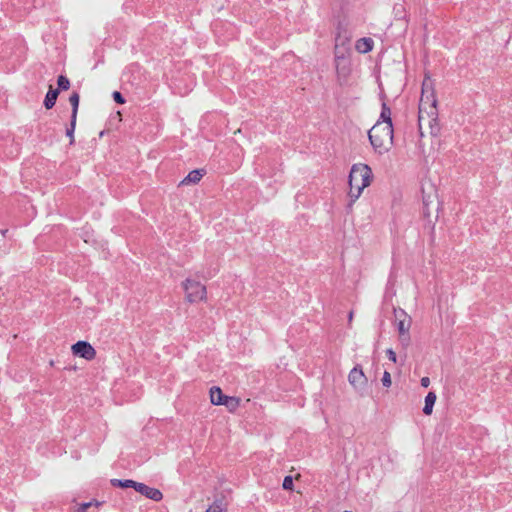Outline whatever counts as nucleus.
<instances>
[{"mask_svg": "<svg viewBox=\"0 0 512 512\" xmlns=\"http://www.w3.org/2000/svg\"><path fill=\"white\" fill-rule=\"evenodd\" d=\"M203 169H195L188 173V175L181 181L182 185L197 184L204 176Z\"/></svg>", "mask_w": 512, "mask_h": 512, "instance_id": "10", "label": "nucleus"}, {"mask_svg": "<svg viewBox=\"0 0 512 512\" xmlns=\"http://www.w3.org/2000/svg\"><path fill=\"white\" fill-rule=\"evenodd\" d=\"M80 505H86V510H87L91 506L99 507L101 505V502L97 501V500H92L89 502L81 503Z\"/></svg>", "mask_w": 512, "mask_h": 512, "instance_id": "24", "label": "nucleus"}, {"mask_svg": "<svg viewBox=\"0 0 512 512\" xmlns=\"http://www.w3.org/2000/svg\"><path fill=\"white\" fill-rule=\"evenodd\" d=\"M76 512H86V505H79Z\"/></svg>", "mask_w": 512, "mask_h": 512, "instance_id": "27", "label": "nucleus"}, {"mask_svg": "<svg viewBox=\"0 0 512 512\" xmlns=\"http://www.w3.org/2000/svg\"><path fill=\"white\" fill-rule=\"evenodd\" d=\"M353 315H354L353 311H350V312H349V315H348V321H349V323L352 321V319H353Z\"/></svg>", "mask_w": 512, "mask_h": 512, "instance_id": "29", "label": "nucleus"}, {"mask_svg": "<svg viewBox=\"0 0 512 512\" xmlns=\"http://www.w3.org/2000/svg\"><path fill=\"white\" fill-rule=\"evenodd\" d=\"M226 508L222 501H214L205 512H225Z\"/></svg>", "mask_w": 512, "mask_h": 512, "instance_id": "19", "label": "nucleus"}, {"mask_svg": "<svg viewBox=\"0 0 512 512\" xmlns=\"http://www.w3.org/2000/svg\"><path fill=\"white\" fill-rule=\"evenodd\" d=\"M348 381L350 384H362L366 381L365 375L360 366H356L350 371Z\"/></svg>", "mask_w": 512, "mask_h": 512, "instance_id": "11", "label": "nucleus"}, {"mask_svg": "<svg viewBox=\"0 0 512 512\" xmlns=\"http://www.w3.org/2000/svg\"><path fill=\"white\" fill-rule=\"evenodd\" d=\"M378 121L383 123V125L393 126L391 119V109L385 102L382 103L380 118Z\"/></svg>", "mask_w": 512, "mask_h": 512, "instance_id": "15", "label": "nucleus"}, {"mask_svg": "<svg viewBox=\"0 0 512 512\" xmlns=\"http://www.w3.org/2000/svg\"><path fill=\"white\" fill-rule=\"evenodd\" d=\"M71 351L74 356L91 361L96 357L95 348L87 341L81 340L72 345Z\"/></svg>", "mask_w": 512, "mask_h": 512, "instance_id": "7", "label": "nucleus"}, {"mask_svg": "<svg viewBox=\"0 0 512 512\" xmlns=\"http://www.w3.org/2000/svg\"><path fill=\"white\" fill-rule=\"evenodd\" d=\"M393 132V126L383 125L380 121L368 131L369 141L376 153L382 155L392 148Z\"/></svg>", "mask_w": 512, "mask_h": 512, "instance_id": "3", "label": "nucleus"}, {"mask_svg": "<svg viewBox=\"0 0 512 512\" xmlns=\"http://www.w3.org/2000/svg\"><path fill=\"white\" fill-rule=\"evenodd\" d=\"M389 360L396 362V353L392 349L386 351Z\"/></svg>", "mask_w": 512, "mask_h": 512, "instance_id": "26", "label": "nucleus"}, {"mask_svg": "<svg viewBox=\"0 0 512 512\" xmlns=\"http://www.w3.org/2000/svg\"><path fill=\"white\" fill-rule=\"evenodd\" d=\"M111 482L114 486H119L121 488L132 487L135 489V485H137L136 481L128 480V479L127 480L113 479Z\"/></svg>", "mask_w": 512, "mask_h": 512, "instance_id": "18", "label": "nucleus"}, {"mask_svg": "<svg viewBox=\"0 0 512 512\" xmlns=\"http://www.w3.org/2000/svg\"><path fill=\"white\" fill-rule=\"evenodd\" d=\"M79 101H80L79 93L77 91L72 92V94L69 97V102L72 106L71 118H74V120H77Z\"/></svg>", "mask_w": 512, "mask_h": 512, "instance_id": "16", "label": "nucleus"}, {"mask_svg": "<svg viewBox=\"0 0 512 512\" xmlns=\"http://www.w3.org/2000/svg\"><path fill=\"white\" fill-rule=\"evenodd\" d=\"M57 84H58V89L59 91L60 90H68L70 88V81L69 79L64 76V75H60L58 76V79H57Z\"/></svg>", "mask_w": 512, "mask_h": 512, "instance_id": "20", "label": "nucleus"}, {"mask_svg": "<svg viewBox=\"0 0 512 512\" xmlns=\"http://www.w3.org/2000/svg\"><path fill=\"white\" fill-rule=\"evenodd\" d=\"M418 125L421 135L423 134V129L425 127L429 129V133L433 136H437L440 131L434 83L428 75L424 77L422 82L418 111Z\"/></svg>", "mask_w": 512, "mask_h": 512, "instance_id": "1", "label": "nucleus"}, {"mask_svg": "<svg viewBox=\"0 0 512 512\" xmlns=\"http://www.w3.org/2000/svg\"><path fill=\"white\" fill-rule=\"evenodd\" d=\"M209 396L213 405L235 409L240 404V398L226 394L219 386H213L209 391Z\"/></svg>", "mask_w": 512, "mask_h": 512, "instance_id": "6", "label": "nucleus"}, {"mask_svg": "<svg viewBox=\"0 0 512 512\" xmlns=\"http://www.w3.org/2000/svg\"><path fill=\"white\" fill-rule=\"evenodd\" d=\"M422 203H423V216L426 219H430L431 217V206L435 207L437 206V196L435 194H429V195H423L422 197ZM438 210V207L435 208Z\"/></svg>", "mask_w": 512, "mask_h": 512, "instance_id": "9", "label": "nucleus"}, {"mask_svg": "<svg viewBox=\"0 0 512 512\" xmlns=\"http://www.w3.org/2000/svg\"><path fill=\"white\" fill-rule=\"evenodd\" d=\"M382 384H391V375L387 371H384L383 373Z\"/></svg>", "mask_w": 512, "mask_h": 512, "instance_id": "25", "label": "nucleus"}, {"mask_svg": "<svg viewBox=\"0 0 512 512\" xmlns=\"http://www.w3.org/2000/svg\"><path fill=\"white\" fill-rule=\"evenodd\" d=\"M283 488L284 489H292L293 488V479L291 476H286L283 480Z\"/></svg>", "mask_w": 512, "mask_h": 512, "instance_id": "22", "label": "nucleus"}, {"mask_svg": "<svg viewBox=\"0 0 512 512\" xmlns=\"http://www.w3.org/2000/svg\"><path fill=\"white\" fill-rule=\"evenodd\" d=\"M349 43V39L346 36H341L340 33L336 36L335 39V58L336 60L343 59L344 54L340 52V49H346V46Z\"/></svg>", "mask_w": 512, "mask_h": 512, "instance_id": "12", "label": "nucleus"}, {"mask_svg": "<svg viewBox=\"0 0 512 512\" xmlns=\"http://www.w3.org/2000/svg\"><path fill=\"white\" fill-rule=\"evenodd\" d=\"M135 490L154 501H160L163 498V494L159 489L149 487L144 483L137 482V485H135Z\"/></svg>", "mask_w": 512, "mask_h": 512, "instance_id": "8", "label": "nucleus"}, {"mask_svg": "<svg viewBox=\"0 0 512 512\" xmlns=\"http://www.w3.org/2000/svg\"><path fill=\"white\" fill-rule=\"evenodd\" d=\"M58 95H59V89H52V87L50 86V89L47 92L45 99H44V106L46 109H52L54 107Z\"/></svg>", "mask_w": 512, "mask_h": 512, "instance_id": "14", "label": "nucleus"}, {"mask_svg": "<svg viewBox=\"0 0 512 512\" xmlns=\"http://www.w3.org/2000/svg\"><path fill=\"white\" fill-rule=\"evenodd\" d=\"M1 233H2L3 236H5L6 233H7V230H2Z\"/></svg>", "mask_w": 512, "mask_h": 512, "instance_id": "30", "label": "nucleus"}, {"mask_svg": "<svg viewBox=\"0 0 512 512\" xmlns=\"http://www.w3.org/2000/svg\"><path fill=\"white\" fill-rule=\"evenodd\" d=\"M372 179L373 172L367 164L357 163L352 165L348 177V196L350 198L348 208L352 207L353 203L361 196L363 190L371 184Z\"/></svg>", "mask_w": 512, "mask_h": 512, "instance_id": "2", "label": "nucleus"}, {"mask_svg": "<svg viewBox=\"0 0 512 512\" xmlns=\"http://www.w3.org/2000/svg\"><path fill=\"white\" fill-rule=\"evenodd\" d=\"M182 288L185 293L186 302L194 304L207 301V288L200 281L186 278L182 282Z\"/></svg>", "mask_w": 512, "mask_h": 512, "instance_id": "4", "label": "nucleus"}, {"mask_svg": "<svg viewBox=\"0 0 512 512\" xmlns=\"http://www.w3.org/2000/svg\"><path fill=\"white\" fill-rule=\"evenodd\" d=\"M76 126V120L74 118H71L70 126L66 129V135L70 138V144L74 143V131Z\"/></svg>", "mask_w": 512, "mask_h": 512, "instance_id": "21", "label": "nucleus"}, {"mask_svg": "<svg viewBox=\"0 0 512 512\" xmlns=\"http://www.w3.org/2000/svg\"><path fill=\"white\" fill-rule=\"evenodd\" d=\"M374 42L371 38H360L355 45V48L360 53H368L372 51Z\"/></svg>", "mask_w": 512, "mask_h": 512, "instance_id": "13", "label": "nucleus"}, {"mask_svg": "<svg viewBox=\"0 0 512 512\" xmlns=\"http://www.w3.org/2000/svg\"><path fill=\"white\" fill-rule=\"evenodd\" d=\"M395 324L399 334V341L404 347L410 344L411 317L401 308L394 309Z\"/></svg>", "mask_w": 512, "mask_h": 512, "instance_id": "5", "label": "nucleus"}, {"mask_svg": "<svg viewBox=\"0 0 512 512\" xmlns=\"http://www.w3.org/2000/svg\"><path fill=\"white\" fill-rule=\"evenodd\" d=\"M435 401H436L435 393L429 392L427 394V396L425 397V405H424V408H423V412L426 415H430L432 413Z\"/></svg>", "mask_w": 512, "mask_h": 512, "instance_id": "17", "label": "nucleus"}, {"mask_svg": "<svg viewBox=\"0 0 512 512\" xmlns=\"http://www.w3.org/2000/svg\"><path fill=\"white\" fill-rule=\"evenodd\" d=\"M113 99H114V101H115L116 103H118V104H123V103L125 102L124 97H123V96H122V94H121L120 92H118V91H115V92L113 93Z\"/></svg>", "mask_w": 512, "mask_h": 512, "instance_id": "23", "label": "nucleus"}, {"mask_svg": "<svg viewBox=\"0 0 512 512\" xmlns=\"http://www.w3.org/2000/svg\"><path fill=\"white\" fill-rule=\"evenodd\" d=\"M420 384H430V380H429V378H428V377H423V378L421 379Z\"/></svg>", "mask_w": 512, "mask_h": 512, "instance_id": "28", "label": "nucleus"}]
</instances>
